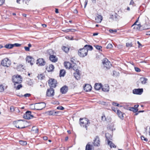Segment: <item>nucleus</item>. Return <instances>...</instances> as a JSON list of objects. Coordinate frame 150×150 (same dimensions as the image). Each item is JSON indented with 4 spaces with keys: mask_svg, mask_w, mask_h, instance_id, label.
<instances>
[{
    "mask_svg": "<svg viewBox=\"0 0 150 150\" xmlns=\"http://www.w3.org/2000/svg\"><path fill=\"white\" fill-rule=\"evenodd\" d=\"M102 20V17L101 15H98L96 18V21L98 23H100Z\"/></svg>",
    "mask_w": 150,
    "mask_h": 150,
    "instance_id": "nucleus-26",
    "label": "nucleus"
},
{
    "mask_svg": "<svg viewBox=\"0 0 150 150\" xmlns=\"http://www.w3.org/2000/svg\"><path fill=\"white\" fill-rule=\"evenodd\" d=\"M84 90L86 92L90 91L91 90L92 87L91 85L89 84H85L83 87Z\"/></svg>",
    "mask_w": 150,
    "mask_h": 150,
    "instance_id": "nucleus-16",
    "label": "nucleus"
},
{
    "mask_svg": "<svg viewBox=\"0 0 150 150\" xmlns=\"http://www.w3.org/2000/svg\"><path fill=\"white\" fill-rule=\"evenodd\" d=\"M102 85L100 83H96L94 86L95 89L97 90H98L102 88Z\"/></svg>",
    "mask_w": 150,
    "mask_h": 150,
    "instance_id": "nucleus-22",
    "label": "nucleus"
},
{
    "mask_svg": "<svg viewBox=\"0 0 150 150\" xmlns=\"http://www.w3.org/2000/svg\"><path fill=\"white\" fill-rule=\"evenodd\" d=\"M142 88L134 89L133 91V93L134 94L141 95L143 92Z\"/></svg>",
    "mask_w": 150,
    "mask_h": 150,
    "instance_id": "nucleus-13",
    "label": "nucleus"
},
{
    "mask_svg": "<svg viewBox=\"0 0 150 150\" xmlns=\"http://www.w3.org/2000/svg\"><path fill=\"white\" fill-rule=\"evenodd\" d=\"M108 135H109V134L108 133H106L105 134V136L106 138L107 139L108 141V145H109L110 147L111 148H115L116 147V146L115 145V144L112 143L110 141L109 139H111V138H112V137L111 135H110V137H108Z\"/></svg>",
    "mask_w": 150,
    "mask_h": 150,
    "instance_id": "nucleus-10",
    "label": "nucleus"
},
{
    "mask_svg": "<svg viewBox=\"0 0 150 150\" xmlns=\"http://www.w3.org/2000/svg\"><path fill=\"white\" fill-rule=\"evenodd\" d=\"M134 4V2L133 0H131V1L129 5H133V4Z\"/></svg>",
    "mask_w": 150,
    "mask_h": 150,
    "instance_id": "nucleus-59",
    "label": "nucleus"
},
{
    "mask_svg": "<svg viewBox=\"0 0 150 150\" xmlns=\"http://www.w3.org/2000/svg\"><path fill=\"white\" fill-rule=\"evenodd\" d=\"M27 84L29 86H32L33 85V83L32 81L30 79H28L27 81Z\"/></svg>",
    "mask_w": 150,
    "mask_h": 150,
    "instance_id": "nucleus-39",
    "label": "nucleus"
},
{
    "mask_svg": "<svg viewBox=\"0 0 150 150\" xmlns=\"http://www.w3.org/2000/svg\"><path fill=\"white\" fill-rule=\"evenodd\" d=\"M102 120L103 121H105L106 120V118L105 115H103L101 117Z\"/></svg>",
    "mask_w": 150,
    "mask_h": 150,
    "instance_id": "nucleus-54",
    "label": "nucleus"
},
{
    "mask_svg": "<svg viewBox=\"0 0 150 150\" xmlns=\"http://www.w3.org/2000/svg\"><path fill=\"white\" fill-rule=\"evenodd\" d=\"M30 96V94L29 93H27L24 95V96L25 97H29Z\"/></svg>",
    "mask_w": 150,
    "mask_h": 150,
    "instance_id": "nucleus-58",
    "label": "nucleus"
},
{
    "mask_svg": "<svg viewBox=\"0 0 150 150\" xmlns=\"http://www.w3.org/2000/svg\"><path fill=\"white\" fill-rule=\"evenodd\" d=\"M129 110L133 111L134 112H137L138 109L137 108H134V107H130Z\"/></svg>",
    "mask_w": 150,
    "mask_h": 150,
    "instance_id": "nucleus-36",
    "label": "nucleus"
},
{
    "mask_svg": "<svg viewBox=\"0 0 150 150\" xmlns=\"http://www.w3.org/2000/svg\"><path fill=\"white\" fill-rule=\"evenodd\" d=\"M19 143L20 144L22 145H25L27 144V143L26 141H23V140H20L19 141Z\"/></svg>",
    "mask_w": 150,
    "mask_h": 150,
    "instance_id": "nucleus-38",
    "label": "nucleus"
},
{
    "mask_svg": "<svg viewBox=\"0 0 150 150\" xmlns=\"http://www.w3.org/2000/svg\"><path fill=\"white\" fill-rule=\"evenodd\" d=\"M19 68H22V69H23V66L22 65H19V66L18 67V69Z\"/></svg>",
    "mask_w": 150,
    "mask_h": 150,
    "instance_id": "nucleus-61",
    "label": "nucleus"
},
{
    "mask_svg": "<svg viewBox=\"0 0 150 150\" xmlns=\"http://www.w3.org/2000/svg\"><path fill=\"white\" fill-rule=\"evenodd\" d=\"M54 69V66L52 64H50L46 68V70L48 72L52 71Z\"/></svg>",
    "mask_w": 150,
    "mask_h": 150,
    "instance_id": "nucleus-20",
    "label": "nucleus"
},
{
    "mask_svg": "<svg viewBox=\"0 0 150 150\" xmlns=\"http://www.w3.org/2000/svg\"><path fill=\"white\" fill-rule=\"evenodd\" d=\"M113 75L114 76H115L117 75L118 74V72H117L115 71H113Z\"/></svg>",
    "mask_w": 150,
    "mask_h": 150,
    "instance_id": "nucleus-49",
    "label": "nucleus"
},
{
    "mask_svg": "<svg viewBox=\"0 0 150 150\" xmlns=\"http://www.w3.org/2000/svg\"><path fill=\"white\" fill-rule=\"evenodd\" d=\"M134 69L135 71L137 72H139L140 71V69L138 67H135Z\"/></svg>",
    "mask_w": 150,
    "mask_h": 150,
    "instance_id": "nucleus-53",
    "label": "nucleus"
},
{
    "mask_svg": "<svg viewBox=\"0 0 150 150\" xmlns=\"http://www.w3.org/2000/svg\"><path fill=\"white\" fill-rule=\"evenodd\" d=\"M4 87L2 85H0V92H2L4 91Z\"/></svg>",
    "mask_w": 150,
    "mask_h": 150,
    "instance_id": "nucleus-48",
    "label": "nucleus"
},
{
    "mask_svg": "<svg viewBox=\"0 0 150 150\" xmlns=\"http://www.w3.org/2000/svg\"><path fill=\"white\" fill-rule=\"evenodd\" d=\"M146 35H150V31H148L146 33Z\"/></svg>",
    "mask_w": 150,
    "mask_h": 150,
    "instance_id": "nucleus-64",
    "label": "nucleus"
},
{
    "mask_svg": "<svg viewBox=\"0 0 150 150\" xmlns=\"http://www.w3.org/2000/svg\"><path fill=\"white\" fill-rule=\"evenodd\" d=\"M35 106L37 108L36 109L38 110H40L45 108L46 106V104L43 102L39 103H35Z\"/></svg>",
    "mask_w": 150,
    "mask_h": 150,
    "instance_id": "nucleus-8",
    "label": "nucleus"
},
{
    "mask_svg": "<svg viewBox=\"0 0 150 150\" xmlns=\"http://www.w3.org/2000/svg\"><path fill=\"white\" fill-rule=\"evenodd\" d=\"M37 77L39 79L41 80L43 79L45 77L44 75L42 74H41L40 75H39Z\"/></svg>",
    "mask_w": 150,
    "mask_h": 150,
    "instance_id": "nucleus-40",
    "label": "nucleus"
},
{
    "mask_svg": "<svg viewBox=\"0 0 150 150\" xmlns=\"http://www.w3.org/2000/svg\"><path fill=\"white\" fill-rule=\"evenodd\" d=\"M62 50L65 52L67 53L69 50V48L65 46H63L62 47Z\"/></svg>",
    "mask_w": 150,
    "mask_h": 150,
    "instance_id": "nucleus-31",
    "label": "nucleus"
},
{
    "mask_svg": "<svg viewBox=\"0 0 150 150\" xmlns=\"http://www.w3.org/2000/svg\"><path fill=\"white\" fill-rule=\"evenodd\" d=\"M5 2V0H0V6L3 5Z\"/></svg>",
    "mask_w": 150,
    "mask_h": 150,
    "instance_id": "nucleus-57",
    "label": "nucleus"
},
{
    "mask_svg": "<svg viewBox=\"0 0 150 150\" xmlns=\"http://www.w3.org/2000/svg\"><path fill=\"white\" fill-rule=\"evenodd\" d=\"M140 81L142 84H145L146 82L147 79L145 77H141L140 78Z\"/></svg>",
    "mask_w": 150,
    "mask_h": 150,
    "instance_id": "nucleus-29",
    "label": "nucleus"
},
{
    "mask_svg": "<svg viewBox=\"0 0 150 150\" xmlns=\"http://www.w3.org/2000/svg\"><path fill=\"white\" fill-rule=\"evenodd\" d=\"M139 17L138 18L135 22L132 25V27H134L133 28L134 29H136L139 30H143L144 29H148L150 28V25H146L145 24L143 26H144L143 28H141L143 26V25L141 26L140 24H136V23L138 22Z\"/></svg>",
    "mask_w": 150,
    "mask_h": 150,
    "instance_id": "nucleus-1",
    "label": "nucleus"
},
{
    "mask_svg": "<svg viewBox=\"0 0 150 150\" xmlns=\"http://www.w3.org/2000/svg\"><path fill=\"white\" fill-rule=\"evenodd\" d=\"M87 54V51L83 48L80 49L78 51V54L80 57H83Z\"/></svg>",
    "mask_w": 150,
    "mask_h": 150,
    "instance_id": "nucleus-7",
    "label": "nucleus"
},
{
    "mask_svg": "<svg viewBox=\"0 0 150 150\" xmlns=\"http://www.w3.org/2000/svg\"><path fill=\"white\" fill-rule=\"evenodd\" d=\"M36 64L40 66H44L45 64V62L42 58H39L37 59Z\"/></svg>",
    "mask_w": 150,
    "mask_h": 150,
    "instance_id": "nucleus-14",
    "label": "nucleus"
},
{
    "mask_svg": "<svg viewBox=\"0 0 150 150\" xmlns=\"http://www.w3.org/2000/svg\"><path fill=\"white\" fill-rule=\"evenodd\" d=\"M109 31L111 33H114V32H116L117 30L116 29H114V30H113L112 29H110L109 30Z\"/></svg>",
    "mask_w": 150,
    "mask_h": 150,
    "instance_id": "nucleus-51",
    "label": "nucleus"
},
{
    "mask_svg": "<svg viewBox=\"0 0 150 150\" xmlns=\"http://www.w3.org/2000/svg\"><path fill=\"white\" fill-rule=\"evenodd\" d=\"M12 81L14 83V85L16 84L20 83L22 81V79L20 75H15L12 77Z\"/></svg>",
    "mask_w": 150,
    "mask_h": 150,
    "instance_id": "nucleus-3",
    "label": "nucleus"
},
{
    "mask_svg": "<svg viewBox=\"0 0 150 150\" xmlns=\"http://www.w3.org/2000/svg\"><path fill=\"white\" fill-rule=\"evenodd\" d=\"M57 109L58 110H63L64 109V108L62 106H59L57 107Z\"/></svg>",
    "mask_w": 150,
    "mask_h": 150,
    "instance_id": "nucleus-50",
    "label": "nucleus"
},
{
    "mask_svg": "<svg viewBox=\"0 0 150 150\" xmlns=\"http://www.w3.org/2000/svg\"><path fill=\"white\" fill-rule=\"evenodd\" d=\"M74 77L77 80H79L80 79V74L79 71L74 73Z\"/></svg>",
    "mask_w": 150,
    "mask_h": 150,
    "instance_id": "nucleus-23",
    "label": "nucleus"
},
{
    "mask_svg": "<svg viewBox=\"0 0 150 150\" xmlns=\"http://www.w3.org/2000/svg\"><path fill=\"white\" fill-rule=\"evenodd\" d=\"M94 46L96 48V49L98 50H101L102 48L101 46L99 45H95Z\"/></svg>",
    "mask_w": 150,
    "mask_h": 150,
    "instance_id": "nucleus-46",
    "label": "nucleus"
},
{
    "mask_svg": "<svg viewBox=\"0 0 150 150\" xmlns=\"http://www.w3.org/2000/svg\"><path fill=\"white\" fill-rule=\"evenodd\" d=\"M54 91L52 88H50L47 90L46 94L48 96H52L54 95Z\"/></svg>",
    "mask_w": 150,
    "mask_h": 150,
    "instance_id": "nucleus-12",
    "label": "nucleus"
},
{
    "mask_svg": "<svg viewBox=\"0 0 150 150\" xmlns=\"http://www.w3.org/2000/svg\"><path fill=\"white\" fill-rule=\"evenodd\" d=\"M126 46L127 47H131L132 46V42H127L126 43Z\"/></svg>",
    "mask_w": 150,
    "mask_h": 150,
    "instance_id": "nucleus-43",
    "label": "nucleus"
},
{
    "mask_svg": "<svg viewBox=\"0 0 150 150\" xmlns=\"http://www.w3.org/2000/svg\"><path fill=\"white\" fill-rule=\"evenodd\" d=\"M94 147L92 145L88 143L86 145V150H93Z\"/></svg>",
    "mask_w": 150,
    "mask_h": 150,
    "instance_id": "nucleus-21",
    "label": "nucleus"
},
{
    "mask_svg": "<svg viewBox=\"0 0 150 150\" xmlns=\"http://www.w3.org/2000/svg\"><path fill=\"white\" fill-rule=\"evenodd\" d=\"M141 137L142 140H144L146 142H147L148 141L147 139L145 138L143 136H141Z\"/></svg>",
    "mask_w": 150,
    "mask_h": 150,
    "instance_id": "nucleus-45",
    "label": "nucleus"
},
{
    "mask_svg": "<svg viewBox=\"0 0 150 150\" xmlns=\"http://www.w3.org/2000/svg\"><path fill=\"white\" fill-rule=\"evenodd\" d=\"M57 81L54 79H51L49 80V84L50 88H54L56 86Z\"/></svg>",
    "mask_w": 150,
    "mask_h": 150,
    "instance_id": "nucleus-9",
    "label": "nucleus"
},
{
    "mask_svg": "<svg viewBox=\"0 0 150 150\" xmlns=\"http://www.w3.org/2000/svg\"><path fill=\"white\" fill-rule=\"evenodd\" d=\"M23 2L25 3V4H27L29 3L30 0H22Z\"/></svg>",
    "mask_w": 150,
    "mask_h": 150,
    "instance_id": "nucleus-56",
    "label": "nucleus"
},
{
    "mask_svg": "<svg viewBox=\"0 0 150 150\" xmlns=\"http://www.w3.org/2000/svg\"><path fill=\"white\" fill-rule=\"evenodd\" d=\"M67 87L65 86L62 87L60 89V91L62 94L65 93L67 91Z\"/></svg>",
    "mask_w": 150,
    "mask_h": 150,
    "instance_id": "nucleus-24",
    "label": "nucleus"
},
{
    "mask_svg": "<svg viewBox=\"0 0 150 150\" xmlns=\"http://www.w3.org/2000/svg\"><path fill=\"white\" fill-rule=\"evenodd\" d=\"M102 63L104 67L109 69L111 66V64L109 60L106 58H104L102 60Z\"/></svg>",
    "mask_w": 150,
    "mask_h": 150,
    "instance_id": "nucleus-6",
    "label": "nucleus"
},
{
    "mask_svg": "<svg viewBox=\"0 0 150 150\" xmlns=\"http://www.w3.org/2000/svg\"><path fill=\"white\" fill-rule=\"evenodd\" d=\"M117 113L119 117L121 119H122L124 118V115L121 111L119 110H117Z\"/></svg>",
    "mask_w": 150,
    "mask_h": 150,
    "instance_id": "nucleus-27",
    "label": "nucleus"
},
{
    "mask_svg": "<svg viewBox=\"0 0 150 150\" xmlns=\"http://www.w3.org/2000/svg\"><path fill=\"white\" fill-rule=\"evenodd\" d=\"M10 109L11 111H13L14 110V109L13 106H11L10 107Z\"/></svg>",
    "mask_w": 150,
    "mask_h": 150,
    "instance_id": "nucleus-62",
    "label": "nucleus"
},
{
    "mask_svg": "<svg viewBox=\"0 0 150 150\" xmlns=\"http://www.w3.org/2000/svg\"><path fill=\"white\" fill-rule=\"evenodd\" d=\"M88 0H85V5H84V8H85L86 6V5H87V3H88Z\"/></svg>",
    "mask_w": 150,
    "mask_h": 150,
    "instance_id": "nucleus-63",
    "label": "nucleus"
},
{
    "mask_svg": "<svg viewBox=\"0 0 150 150\" xmlns=\"http://www.w3.org/2000/svg\"><path fill=\"white\" fill-rule=\"evenodd\" d=\"M32 130L35 131V133H38V128L36 127H33L32 128Z\"/></svg>",
    "mask_w": 150,
    "mask_h": 150,
    "instance_id": "nucleus-41",
    "label": "nucleus"
},
{
    "mask_svg": "<svg viewBox=\"0 0 150 150\" xmlns=\"http://www.w3.org/2000/svg\"><path fill=\"white\" fill-rule=\"evenodd\" d=\"M84 48L87 50V52L88 50H93V48L92 46L90 45H86L84 46Z\"/></svg>",
    "mask_w": 150,
    "mask_h": 150,
    "instance_id": "nucleus-25",
    "label": "nucleus"
},
{
    "mask_svg": "<svg viewBox=\"0 0 150 150\" xmlns=\"http://www.w3.org/2000/svg\"><path fill=\"white\" fill-rule=\"evenodd\" d=\"M76 58L75 57L72 58L71 59V61L73 63L75 64V62H76Z\"/></svg>",
    "mask_w": 150,
    "mask_h": 150,
    "instance_id": "nucleus-44",
    "label": "nucleus"
},
{
    "mask_svg": "<svg viewBox=\"0 0 150 150\" xmlns=\"http://www.w3.org/2000/svg\"><path fill=\"white\" fill-rule=\"evenodd\" d=\"M77 65L75 64L73 66H72V67L71 68H72L73 69L76 71V72H78L79 71V70L77 68Z\"/></svg>",
    "mask_w": 150,
    "mask_h": 150,
    "instance_id": "nucleus-35",
    "label": "nucleus"
},
{
    "mask_svg": "<svg viewBox=\"0 0 150 150\" xmlns=\"http://www.w3.org/2000/svg\"><path fill=\"white\" fill-rule=\"evenodd\" d=\"M119 16L117 13H115L114 15H110V18L112 19V20L115 21H117L118 20L119 18Z\"/></svg>",
    "mask_w": 150,
    "mask_h": 150,
    "instance_id": "nucleus-17",
    "label": "nucleus"
},
{
    "mask_svg": "<svg viewBox=\"0 0 150 150\" xmlns=\"http://www.w3.org/2000/svg\"><path fill=\"white\" fill-rule=\"evenodd\" d=\"M22 86L21 84H18L16 86H15V88H16L17 90L21 88L22 87Z\"/></svg>",
    "mask_w": 150,
    "mask_h": 150,
    "instance_id": "nucleus-42",
    "label": "nucleus"
},
{
    "mask_svg": "<svg viewBox=\"0 0 150 150\" xmlns=\"http://www.w3.org/2000/svg\"><path fill=\"white\" fill-rule=\"evenodd\" d=\"M33 116L31 115V112L30 111H27L23 115V118L25 119H30L32 118Z\"/></svg>",
    "mask_w": 150,
    "mask_h": 150,
    "instance_id": "nucleus-11",
    "label": "nucleus"
},
{
    "mask_svg": "<svg viewBox=\"0 0 150 150\" xmlns=\"http://www.w3.org/2000/svg\"><path fill=\"white\" fill-rule=\"evenodd\" d=\"M72 65L69 62H67L66 64H65V66L67 68L70 69L72 67Z\"/></svg>",
    "mask_w": 150,
    "mask_h": 150,
    "instance_id": "nucleus-37",
    "label": "nucleus"
},
{
    "mask_svg": "<svg viewBox=\"0 0 150 150\" xmlns=\"http://www.w3.org/2000/svg\"><path fill=\"white\" fill-rule=\"evenodd\" d=\"M46 113L49 115H53L54 112V111H49L46 112Z\"/></svg>",
    "mask_w": 150,
    "mask_h": 150,
    "instance_id": "nucleus-34",
    "label": "nucleus"
},
{
    "mask_svg": "<svg viewBox=\"0 0 150 150\" xmlns=\"http://www.w3.org/2000/svg\"><path fill=\"white\" fill-rule=\"evenodd\" d=\"M32 59H33V58L30 56H28L25 59L26 61L28 62L29 63H30L31 65L33 64L31 62Z\"/></svg>",
    "mask_w": 150,
    "mask_h": 150,
    "instance_id": "nucleus-28",
    "label": "nucleus"
},
{
    "mask_svg": "<svg viewBox=\"0 0 150 150\" xmlns=\"http://www.w3.org/2000/svg\"><path fill=\"white\" fill-rule=\"evenodd\" d=\"M112 47V45L111 44H109L107 46L106 48L107 49H110Z\"/></svg>",
    "mask_w": 150,
    "mask_h": 150,
    "instance_id": "nucleus-47",
    "label": "nucleus"
},
{
    "mask_svg": "<svg viewBox=\"0 0 150 150\" xmlns=\"http://www.w3.org/2000/svg\"><path fill=\"white\" fill-rule=\"evenodd\" d=\"M65 71L64 70L62 69L60 71V76H64L65 74Z\"/></svg>",
    "mask_w": 150,
    "mask_h": 150,
    "instance_id": "nucleus-33",
    "label": "nucleus"
},
{
    "mask_svg": "<svg viewBox=\"0 0 150 150\" xmlns=\"http://www.w3.org/2000/svg\"><path fill=\"white\" fill-rule=\"evenodd\" d=\"M76 30L74 29H68L65 30H63V31L65 32H68L69 31H71L72 32H74Z\"/></svg>",
    "mask_w": 150,
    "mask_h": 150,
    "instance_id": "nucleus-32",
    "label": "nucleus"
},
{
    "mask_svg": "<svg viewBox=\"0 0 150 150\" xmlns=\"http://www.w3.org/2000/svg\"><path fill=\"white\" fill-rule=\"evenodd\" d=\"M100 141L99 138L96 137L93 141V144L94 146H98L100 145Z\"/></svg>",
    "mask_w": 150,
    "mask_h": 150,
    "instance_id": "nucleus-15",
    "label": "nucleus"
},
{
    "mask_svg": "<svg viewBox=\"0 0 150 150\" xmlns=\"http://www.w3.org/2000/svg\"><path fill=\"white\" fill-rule=\"evenodd\" d=\"M4 47L7 49H11L13 47V44H8L5 45Z\"/></svg>",
    "mask_w": 150,
    "mask_h": 150,
    "instance_id": "nucleus-30",
    "label": "nucleus"
},
{
    "mask_svg": "<svg viewBox=\"0 0 150 150\" xmlns=\"http://www.w3.org/2000/svg\"><path fill=\"white\" fill-rule=\"evenodd\" d=\"M13 47L14 46H16V47H19L21 45V44H19L18 43H15L14 44H13Z\"/></svg>",
    "mask_w": 150,
    "mask_h": 150,
    "instance_id": "nucleus-52",
    "label": "nucleus"
},
{
    "mask_svg": "<svg viewBox=\"0 0 150 150\" xmlns=\"http://www.w3.org/2000/svg\"><path fill=\"white\" fill-rule=\"evenodd\" d=\"M1 64L2 65L8 67L11 65V61L8 58H6L2 60Z\"/></svg>",
    "mask_w": 150,
    "mask_h": 150,
    "instance_id": "nucleus-5",
    "label": "nucleus"
},
{
    "mask_svg": "<svg viewBox=\"0 0 150 150\" xmlns=\"http://www.w3.org/2000/svg\"><path fill=\"white\" fill-rule=\"evenodd\" d=\"M112 109L113 111H114L115 112H116V111H117V110H117V109L115 108L114 107H112Z\"/></svg>",
    "mask_w": 150,
    "mask_h": 150,
    "instance_id": "nucleus-60",
    "label": "nucleus"
},
{
    "mask_svg": "<svg viewBox=\"0 0 150 150\" xmlns=\"http://www.w3.org/2000/svg\"><path fill=\"white\" fill-rule=\"evenodd\" d=\"M24 49H25V50L26 51H30V48L28 47H25Z\"/></svg>",
    "mask_w": 150,
    "mask_h": 150,
    "instance_id": "nucleus-55",
    "label": "nucleus"
},
{
    "mask_svg": "<svg viewBox=\"0 0 150 150\" xmlns=\"http://www.w3.org/2000/svg\"><path fill=\"white\" fill-rule=\"evenodd\" d=\"M50 59L52 62H55L57 61V58L54 55H50Z\"/></svg>",
    "mask_w": 150,
    "mask_h": 150,
    "instance_id": "nucleus-19",
    "label": "nucleus"
},
{
    "mask_svg": "<svg viewBox=\"0 0 150 150\" xmlns=\"http://www.w3.org/2000/svg\"><path fill=\"white\" fill-rule=\"evenodd\" d=\"M21 120L22 121V120H19L13 122V124L16 127L20 129H23L25 127L23 126V122H21Z\"/></svg>",
    "mask_w": 150,
    "mask_h": 150,
    "instance_id": "nucleus-4",
    "label": "nucleus"
},
{
    "mask_svg": "<svg viewBox=\"0 0 150 150\" xmlns=\"http://www.w3.org/2000/svg\"><path fill=\"white\" fill-rule=\"evenodd\" d=\"M79 124L81 126L85 127L87 129V127L90 124V122L88 119L86 118H81L80 119Z\"/></svg>",
    "mask_w": 150,
    "mask_h": 150,
    "instance_id": "nucleus-2",
    "label": "nucleus"
},
{
    "mask_svg": "<svg viewBox=\"0 0 150 150\" xmlns=\"http://www.w3.org/2000/svg\"><path fill=\"white\" fill-rule=\"evenodd\" d=\"M102 89L104 92H108L109 90V86L108 84L104 85L103 87H102Z\"/></svg>",
    "mask_w": 150,
    "mask_h": 150,
    "instance_id": "nucleus-18",
    "label": "nucleus"
}]
</instances>
